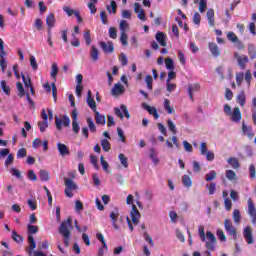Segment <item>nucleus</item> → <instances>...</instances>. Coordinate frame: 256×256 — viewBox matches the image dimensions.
<instances>
[{
  "label": "nucleus",
  "instance_id": "nucleus-1",
  "mask_svg": "<svg viewBox=\"0 0 256 256\" xmlns=\"http://www.w3.org/2000/svg\"><path fill=\"white\" fill-rule=\"evenodd\" d=\"M198 235L202 243H206V249H208L204 251V255L211 256V251H215V247L217 244V238L215 237V234H213V232L211 231H207L205 236V227L199 226Z\"/></svg>",
  "mask_w": 256,
  "mask_h": 256
},
{
  "label": "nucleus",
  "instance_id": "nucleus-2",
  "mask_svg": "<svg viewBox=\"0 0 256 256\" xmlns=\"http://www.w3.org/2000/svg\"><path fill=\"white\" fill-rule=\"evenodd\" d=\"M71 227H73V219L68 217L66 221H63L59 227V233L64 238L65 247H69V243L71 242Z\"/></svg>",
  "mask_w": 256,
  "mask_h": 256
},
{
  "label": "nucleus",
  "instance_id": "nucleus-3",
  "mask_svg": "<svg viewBox=\"0 0 256 256\" xmlns=\"http://www.w3.org/2000/svg\"><path fill=\"white\" fill-rule=\"evenodd\" d=\"M27 233L28 243L30 245L27 252L29 253V256H31V253H33V249L37 248V243L35 242V237H33V235H37V233H39V226L29 224L27 226Z\"/></svg>",
  "mask_w": 256,
  "mask_h": 256
},
{
  "label": "nucleus",
  "instance_id": "nucleus-4",
  "mask_svg": "<svg viewBox=\"0 0 256 256\" xmlns=\"http://www.w3.org/2000/svg\"><path fill=\"white\" fill-rule=\"evenodd\" d=\"M224 229L229 237H232L234 241H237V228L233 226V222L231 221V219L224 220Z\"/></svg>",
  "mask_w": 256,
  "mask_h": 256
},
{
  "label": "nucleus",
  "instance_id": "nucleus-5",
  "mask_svg": "<svg viewBox=\"0 0 256 256\" xmlns=\"http://www.w3.org/2000/svg\"><path fill=\"white\" fill-rule=\"evenodd\" d=\"M5 55H7V52H5V42H3V39L0 38V67L2 73H5V70L7 69V61L5 60Z\"/></svg>",
  "mask_w": 256,
  "mask_h": 256
},
{
  "label": "nucleus",
  "instance_id": "nucleus-6",
  "mask_svg": "<svg viewBox=\"0 0 256 256\" xmlns=\"http://www.w3.org/2000/svg\"><path fill=\"white\" fill-rule=\"evenodd\" d=\"M41 118L43 119L42 122H38V127L40 129L41 133H45L47 127H49V123L47 120L49 119V116H47V111L45 109H42L41 111Z\"/></svg>",
  "mask_w": 256,
  "mask_h": 256
},
{
  "label": "nucleus",
  "instance_id": "nucleus-7",
  "mask_svg": "<svg viewBox=\"0 0 256 256\" xmlns=\"http://www.w3.org/2000/svg\"><path fill=\"white\" fill-rule=\"evenodd\" d=\"M55 125H56V129L58 131H61V129H63V125L64 127H69L71 125V119H69V117L67 116H64L63 119L56 117Z\"/></svg>",
  "mask_w": 256,
  "mask_h": 256
},
{
  "label": "nucleus",
  "instance_id": "nucleus-8",
  "mask_svg": "<svg viewBox=\"0 0 256 256\" xmlns=\"http://www.w3.org/2000/svg\"><path fill=\"white\" fill-rule=\"evenodd\" d=\"M130 217L132 219L133 225H139V220L141 219V212H139V209H137V206L135 204L132 205Z\"/></svg>",
  "mask_w": 256,
  "mask_h": 256
},
{
  "label": "nucleus",
  "instance_id": "nucleus-9",
  "mask_svg": "<svg viewBox=\"0 0 256 256\" xmlns=\"http://www.w3.org/2000/svg\"><path fill=\"white\" fill-rule=\"evenodd\" d=\"M99 45H100L102 51H104V53H106V54L115 52V45L113 44L112 41H109L108 43L104 42V41H101L99 43Z\"/></svg>",
  "mask_w": 256,
  "mask_h": 256
},
{
  "label": "nucleus",
  "instance_id": "nucleus-10",
  "mask_svg": "<svg viewBox=\"0 0 256 256\" xmlns=\"http://www.w3.org/2000/svg\"><path fill=\"white\" fill-rule=\"evenodd\" d=\"M235 59H237V63L240 69H245L247 67V63H249V57L247 55H239L238 53L234 54Z\"/></svg>",
  "mask_w": 256,
  "mask_h": 256
},
{
  "label": "nucleus",
  "instance_id": "nucleus-11",
  "mask_svg": "<svg viewBox=\"0 0 256 256\" xmlns=\"http://www.w3.org/2000/svg\"><path fill=\"white\" fill-rule=\"evenodd\" d=\"M229 117L231 121H233V123H240L241 119H243V115L241 114V109H239V107H235Z\"/></svg>",
  "mask_w": 256,
  "mask_h": 256
},
{
  "label": "nucleus",
  "instance_id": "nucleus-12",
  "mask_svg": "<svg viewBox=\"0 0 256 256\" xmlns=\"http://www.w3.org/2000/svg\"><path fill=\"white\" fill-rule=\"evenodd\" d=\"M243 235L248 245H253V243H255V240H253V230L251 229V226L245 227Z\"/></svg>",
  "mask_w": 256,
  "mask_h": 256
},
{
  "label": "nucleus",
  "instance_id": "nucleus-13",
  "mask_svg": "<svg viewBox=\"0 0 256 256\" xmlns=\"http://www.w3.org/2000/svg\"><path fill=\"white\" fill-rule=\"evenodd\" d=\"M199 91H201V85L199 83L188 85V95L191 101H195L193 98V93H197Z\"/></svg>",
  "mask_w": 256,
  "mask_h": 256
},
{
  "label": "nucleus",
  "instance_id": "nucleus-14",
  "mask_svg": "<svg viewBox=\"0 0 256 256\" xmlns=\"http://www.w3.org/2000/svg\"><path fill=\"white\" fill-rule=\"evenodd\" d=\"M124 92H125V86H123V84L121 83H118V84H114L111 90V95H113L114 97H117L118 95H123Z\"/></svg>",
  "mask_w": 256,
  "mask_h": 256
},
{
  "label": "nucleus",
  "instance_id": "nucleus-15",
  "mask_svg": "<svg viewBox=\"0 0 256 256\" xmlns=\"http://www.w3.org/2000/svg\"><path fill=\"white\" fill-rule=\"evenodd\" d=\"M43 87L46 89L47 93H51L52 87V97L55 102H57V85L53 82L51 85L49 83L43 84Z\"/></svg>",
  "mask_w": 256,
  "mask_h": 256
},
{
  "label": "nucleus",
  "instance_id": "nucleus-16",
  "mask_svg": "<svg viewBox=\"0 0 256 256\" xmlns=\"http://www.w3.org/2000/svg\"><path fill=\"white\" fill-rule=\"evenodd\" d=\"M156 41L161 45V47H167V34L163 32H157L155 35Z\"/></svg>",
  "mask_w": 256,
  "mask_h": 256
},
{
  "label": "nucleus",
  "instance_id": "nucleus-17",
  "mask_svg": "<svg viewBox=\"0 0 256 256\" xmlns=\"http://www.w3.org/2000/svg\"><path fill=\"white\" fill-rule=\"evenodd\" d=\"M142 108H144L146 111H148L149 115H152L154 119L159 118V112H157V108L153 106H149L147 103H142Z\"/></svg>",
  "mask_w": 256,
  "mask_h": 256
},
{
  "label": "nucleus",
  "instance_id": "nucleus-18",
  "mask_svg": "<svg viewBox=\"0 0 256 256\" xmlns=\"http://www.w3.org/2000/svg\"><path fill=\"white\" fill-rule=\"evenodd\" d=\"M58 152L61 157H67V155H71V151L69 150V147L63 143H57Z\"/></svg>",
  "mask_w": 256,
  "mask_h": 256
},
{
  "label": "nucleus",
  "instance_id": "nucleus-19",
  "mask_svg": "<svg viewBox=\"0 0 256 256\" xmlns=\"http://www.w3.org/2000/svg\"><path fill=\"white\" fill-rule=\"evenodd\" d=\"M87 105L90 107V109H92V111H97V103L92 96L91 90H89L87 93Z\"/></svg>",
  "mask_w": 256,
  "mask_h": 256
},
{
  "label": "nucleus",
  "instance_id": "nucleus-20",
  "mask_svg": "<svg viewBox=\"0 0 256 256\" xmlns=\"http://www.w3.org/2000/svg\"><path fill=\"white\" fill-rule=\"evenodd\" d=\"M90 59L93 63H97V61H99V48H97V46H91Z\"/></svg>",
  "mask_w": 256,
  "mask_h": 256
},
{
  "label": "nucleus",
  "instance_id": "nucleus-21",
  "mask_svg": "<svg viewBox=\"0 0 256 256\" xmlns=\"http://www.w3.org/2000/svg\"><path fill=\"white\" fill-rule=\"evenodd\" d=\"M94 119L97 125H105L107 123L105 115L99 113V111H94Z\"/></svg>",
  "mask_w": 256,
  "mask_h": 256
},
{
  "label": "nucleus",
  "instance_id": "nucleus-22",
  "mask_svg": "<svg viewBox=\"0 0 256 256\" xmlns=\"http://www.w3.org/2000/svg\"><path fill=\"white\" fill-rule=\"evenodd\" d=\"M242 132L244 135L248 136V139H253L255 137V133L253 132V128L251 126H247L245 122L242 124Z\"/></svg>",
  "mask_w": 256,
  "mask_h": 256
},
{
  "label": "nucleus",
  "instance_id": "nucleus-23",
  "mask_svg": "<svg viewBox=\"0 0 256 256\" xmlns=\"http://www.w3.org/2000/svg\"><path fill=\"white\" fill-rule=\"evenodd\" d=\"M208 47L213 57H219V55H221V52L219 51V46H217V43L209 42Z\"/></svg>",
  "mask_w": 256,
  "mask_h": 256
},
{
  "label": "nucleus",
  "instance_id": "nucleus-24",
  "mask_svg": "<svg viewBox=\"0 0 256 256\" xmlns=\"http://www.w3.org/2000/svg\"><path fill=\"white\" fill-rule=\"evenodd\" d=\"M110 219L112 221V226L115 230L119 229V226L117 225V219H119V210L116 209L115 211H112L110 213Z\"/></svg>",
  "mask_w": 256,
  "mask_h": 256
},
{
  "label": "nucleus",
  "instance_id": "nucleus-25",
  "mask_svg": "<svg viewBox=\"0 0 256 256\" xmlns=\"http://www.w3.org/2000/svg\"><path fill=\"white\" fill-rule=\"evenodd\" d=\"M248 215L250 217H254L256 216V207H255V203L253 202L252 198H248Z\"/></svg>",
  "mask_w": 256,
  "mask_h": 256
},
{
  "label": "nucleus",
  "instance_id": "nucleus-26",
  "mask_svg": "<svg viewBox=\"0 0 256 256\" xmlns=\"http://www.w3.org/2000/svg\"><path fill=\"white\" fill-rule=\"evenodd\" d=\"M206 17L208 19L210 27H215V11L213 9H209L206 12Z\"/></svg>",
  "mask_w": 256,
  "mask_h": 256
},
{
  "label": "nucleus",
  "instance_id": "nucleus-27",
  "mask_svg": "<svg viewBox=\"0 0 256 256\" xmlns=\"http://www.w3.org/2000/svg\"><path fill=\"white\" fill-rule=\"evenodd\" d=\"M237 103L240 107H245V103L247 102V97L245 96V91H241L236 98Z\"/></svg>",
  "mask_w": 256,
  "mask_h": 256
},
{
  "label": "nucleus",
  "instance_id": "nucleus-28",
  "mask_svg": "<svg viewBox=\"0 0 256 256\" xmlns=\"http://www.w3.org/2000/svg\"><path fill=\"white\" fill-rule=\"evenodd\" d=\"M227 163H229L232 169H239L241 167V164L239 163V159L235 157L228 158Z\"/></svg>",
  "mask_w": 256,
  "mask_h": 256
},
{
  "label": "nucleus",
  "instance_id": "nucleus-29",
  "mask_svg": "<svg viewBox=\"0 0 256 256\" xmlns=\"http://www.w3.org/2000/svg\"><path fill=\"white\" fill-rule=\"evenodd\" d=\"M106 10L110 15H115L117 13V2L115 0L110 1V5L106 7Z\"/></svg>",
  "mask_w": 256,
  "mask_h": 256
},
{
  "label": "nucleus",
  "instance_id": "nucleus-30",
  "mask_svg": "<svg viewBox=\"0 0 256 256\" xmlns=\"http://www.w3.org/2000/svg\"><path fill=\"white\" fill-rule=\"evenodd\" d=\"M232 219L236 225H239V223H241V211L239 209H234Z\"/></svg>",
  "mask_w": 256,
  "mask_h": 256
},
{
  "label": "nucleus",
  "instance_id": "nucleus-31",
  "mask_svg": "<svg viewBox=\"0 0 256 256\" xmlns=\"http://www.w3.org/2000/svg\"><path fill=\"white\" fill-rule=\"evenodd\" d=\"M46 25L49 29H52V27H55V14H50L47 16Z\"/></svg>",
  "mask_w": 256,
  "mask_h": 256
},
{
  "label": "nucleus",
  "instance_id": "nucleus-32",
  "mask_svg": "<svg viewBox=\"0 0 256 256\" xmlns=\"http://www.w3.org/2000/svg\"><path fill=\"white\" fill-rule=\"evenodd\" d=\"M64 185L67 189H77V184H75V182L69 178H64Z\"/></svg>",
  "mask_w": 256,
  "mask_h": 256
},
{
  "label": "nucleus",
  "instance_id": "nucleus-33",
  "mask_svg": "<svg viewBox=\"0 0 256 256\" xmlns=\"http://www.w3.org/2000/svg\"><path fill=\"white\" fill-rule=\"evenodd\" d=\"M87 121V125H88V128L90 130L91 133H97V126H95V122H93V118L91 117H88L86 119Z\"/></svg>",
  "mask_w": 256,
  "mask_h": 256
},
{
  "label": "nucleus",
  "instance_id": "nucleus-34",
  "mask_svg": "<svg viewBox=\"0 0 256 256\" xmlns=\"http://www.w3.org/2000/svg\"><path fill=\"white\" fill-rule=\"evenodd\" d=\"M118 159H119L121 165H123V167L125 169H127L129 167V160H128V158L125 157V154H123V153L119 154Z\"/></svg>",
  "mask_w": 256,
  "mask_h": 256
},
{
  "label": "nucleus",
  "instance_id": "nucleus-35",
  "mask_svg": "<svg viewBox=\"0 0 256 256\" xmlns=\"http://www.w3.org/2000/svg\"><path fill=\"white\" fill-rule=\"evenodd\" d=\"M167 127L173 135H177V127L175 126V123L173 122V120L171 119L167 120Z\"/></svg>",
  "mask_w": 256,
  "mask_h": 256
},
{
  "label": "nucleus",
  "instance_id": "nucleus-36",
  "mask_svg": "<svg viewBox=\"0 0 256 256\" xmlns=\"http://www.w3.org/2000/svg\"><path fill=\"white\" fill-rule=\"evenodd\" d=\"M226 178L228 179V181H236L237 180V173H235V171L233 170H226Z\"/></svg>",
  "mask_w": 256,
  "mask_h": 256
},
{
  "label": "nucleus",
  "instance_id": "nucleus-37",
  "mask_svg": "<svg viewBox=\"0 0 256 256\" xmlns=\"http://www.w3.org/2000/svg\"><path fill=\"white\" fill-rule=\"evenodd\" d=\"M248 55H249L250 59H256L255 45H253V44L248 45Z\"/></svg>",
  "mask_w": 256,
  "mask_h": 256
},
{
  "label": "nucleus",
  "instance_id": "nucleus-38",
  "mask_svg": "<svg viewBox=\"0 0 256 256\" xmlns=\"http://www.w3.org/2000/svg\"><path fill=\"white\" fill-rule=\"evenodd\" d=\"M58 73H59V66L57 65V63H53L52 70L50 72V77H52V79H56Z\"/></svg>",
  "mask_w": 256,
  "mask_h": 256
},
{
  "label": "nucleus",
  "instance_id": "nucleus-39",
  "mask_svg": "<svg viewBox=\"0 0 256 256\" xmlns=\"http://www.w3.org/2000/svg\"><path fill=\"white\" fill-rule=\"evenodd\" d=\"M206 189H208L209 195H215V191L217 190V184H215V182L206 184Z\"/></svg>",
  "mask_w": 256,
  "mask_h": 256
},
{
  "label": "nucleus",
  "instance_id": "nucleus-40",
  "mask_svg": "<svg viewBox=\"0 0 256 256\" xmlns=\"http://www.w3.org/2000/svg\"><path fill=\"white\" fill-rule=\"evenodd\" d=\"M164 109L169 115L173 114V107H171V101H169V99L164 100Z\"/></svg>",
  "mask_w": 256,
  "mask_h": 256
},
{
  "label": "nucleus",
  "instance_id": "nucleus-41",
  "mask_svg": "<svg viewBox=\"0 0 256 256\" xmlns=\"http://www.w3.org/2000/svg\"><path fill=\"white\" fill-rule=\"evenodd\" d=\"M182 183L184 185V187H191V185H193V182L191 181V177H189V175H184L182 177Z\"/></svg>",
  "mask_w": 256,
  "mask_h": 256
},
{
  "label": "nucleus",
  "instance_id": "nucleus-42",
  "mask_svg": "<svg viewBox=\"0 0 256 256\" xmlns=\"http://www.w3.org/2000/svg\"><path fill=\"white\" fill-rule=\"evenodd\" d=\"M215 179H217V172H215V170H212L206 174L207 182L215 181Z\"/></svg>",
  "mask_w": 256,
  "mask_h": 256
},
{
  "label": "nucleus",
  "instance_id": "nucleus-43",
  "mask_svg": "<svg viewBox=\"0 0 256 256\" xmlns=\"http://www.w3.org/2000/svg\"><path fill=\"white\" fill-rule=\"evenodd\" d=\"M0 85H1L2 90L4 91V93H5L6 95H10V94H11V88L7 85V81L2 80V81L0 82Z\"/></svg>",
  "mask_w": 256,
  "mask_h": 256
},
{
  "label": "nucleus",
  "instance_id": "nucleus-44",
  "mask_svg": "<svg viewBox=\"0 0 256 256\" xmlns=\"http://www.w3.org/2000/svg\"><path fill=\"white\" fill-rule=\"evenodd\" d=\"M40 175V181H49L50 179V175L49 172H47L46 170H40L39 172Z\"/></svg>",
  "mask_w": 256,
  "mask_h": 256
},
{
  "label": "nucleus",
  "instance_id": "nucleus-45",
  "mask_svg": "<svg viewBox=\"0 0 256 256\" xmlns=\"http://www.w3.org/2000/svg\"><path fill=\"white\" fill-rule=\"evenodd\" d=\"M16 87L18 89V97H25V88H23V83L17 82Z\"/></svg>",
  "mask_w": 256,
  "mask_h": 256
},
{
  "label": "nucleus",
  "instance_id": "nucleus-46",
  "mask_svg": "<svg viewBox=\"0 0 256 256\" xmlns=\"http://www.w3.org/2000/svg\"><path fill=\"white\" fill-rule=\"evenodd\" d=\"M165 65H166V69H168L169 71H173V69H175V64L173 62V59L171 58L165 59Z\"/></svg>",
  "mask_w": 256,
  "mask_h": 256
},
{
  "label": "nucleus",
  "instance_id": "nucleus-47",
  "mask_svg": "<svg viewBox=\"0 0 256 256\" xmlns=\"http://www.w3.org/2000/svg\"><path fill=\"white\" fill-rule=\"evenodd\" d=\"M150 159L153 161L154 165H158L159 163V157H157V154L155 153V149H150Z\"/></svg>",
  "mask_w": 256,
  "mask_h": 256
},
{
  "label": "nucleus",
  "instance_id": "nucleus-48",
  "mask_svg": "<svg viewBox=\"0 0 256 256\" xmlns=\"http://www.w3.org/2000/svg\"><path fill=\"white\" fill-rule=\"evenodd\" d=\"M102 149L105 152L111 151V143L107 139L101 141Z\"/></svg>",
  "mask_w": 256,
  "mask_h": 256
},
{
  "label": "nucleus",
  "instance_id": "nucleus-49",
  "mask_svg": "<svg viewBox=\"0 0 256 256\" xmlns=\"http://www.w3.org/2000/svg\"><path fill=\"white\" fill-rule=\"evenodd\" d=\"M12 239L16 243H21L23 242V237L17 233V231L12 230Z\"/></svg>",
  "mask_w": 256,
  "mask_h": 256
},
{
  "label": "nucleus",
  "instance_id": "nucleus-50",
  "mask_svg": "<svg viewBox=\"0 0 256 256\" xmlns=\"http://www.w3.org/2000/svg\"><path fill=\"white\" fill-rule=\"evenodd\" d=\"M227 39L228 41H231V43H237L239 41V38L234 32H228Z\"/></svg>",
  "mask_w": 256,
  "mask_h": 256
},
{
  "label": "nucleus",
  "instance_id": "nucleus-51",
  "mask_svg": "<svg viewBox=\"0 0 256 256\" xmlns=\"http://www.w3.org/2000/svg\"><path fill=\"white\" fill-rule=\"evenodd\" d=\"M100 163L106 173H109V163L105 160V157L100 156Z\"/></svg>",
  "mask_w": 256,
  "mask_h": 256
},
{
  "label": "nucleus",
  "instance_id": "nucleus-52",
  "mask_svg": "<svg viewBox=\"0 0 256 256\" xmlns=\"http://www.w3.org/2000/svg\"><path fill=\"white\" fill-rule=\"evenodd\" d=\"M216 235H217L218 239L220 241H222L223 243H225V241H227V237L225 236V232H223V230L218 229L216 232Z\"/></svg>",
  "mask_w": 256,
  "mask_h": 256
},
{
  "label": "nucleus",
  "instance_id": "nucleus-53",
  "mask_svg": "<svg viewBox=\"0 0 256 256\" xmlns=\"http://www.w3.org/2000/svg\"><path fill=\"white\" fill-rule=\"evenodd\" d=\"M146 85L149 91H153V77L151 75L146 76Z\"/></svg>",
  "mask_w": 256,
  "mask_h": 256
},
{
  "label": "nucleus",
  "instance_id": "nucleus-54",
  "mask_svg": "<svg viewBox=\"0 0 256 256\" xmlns=\"http://www.w3.org/2000/svg\"><path fill=\"white\" fill-rule=\"evenodd\" d=\"M17 159H24V157H27V149L20 148L16 154Z\"/></svg>",
  "mask_w": 256,
  "mask_h": 256
},
{
  "label": "nucleus",
  "instance_id": "nucleus-55",
  "mask_svg": "<svg viewBox=\"0 0 256 256\" xmlns=\"http://www.w3.org/2000/svg\"><path fill=\"white\" fill-rule=\"evenodd\" d=\"M224 207H225L226 211H231V209L233 207V202L231 201V199H229V198L224 199Z\"/></svg>",
  "mask_w": 256,
  "mask_h": 256
},
{
  "label": "nucleus",
  "instance_id": "nucleus-56",
  "mask_svg": "<svg viewBox=\"0 0 256 256\" xmlns=\"http://www.w3.org/2000/svg\"><path fill=\"white\" fill-rule=\"evenodd\" d=\"M84 39L86 41V45H91V30H85Z\"/></svg>",
  "mask_w": 256,
  "mask_h": 256
},
{
  "label": "nucleus",
  "instance_id": "nucleus-57",
  "mask_svg": "<svg viewBox=\"0 0 256 256\" xmlns=\"http://www.w3.org/2000/svg\"><path fill=\"white\" fill-rule=\"evenodd\" d=\"M198 9L201 13H205V9H207V0H200Z\"/></svg>",
  "mask_w": 256,
  "mask_h": 256
},
{
  "label": "nucleus",
  "instance_id": "nucleus-58",
  "mask_svg": "<svg viewBox=\"0 0 256 256\" xmlns=\"http://www.w3.org/2000/svg\"><path fill=\"white\" fill-rule=\"evenodd\" d=\"M129 28V23L125 20L120 21V33H126V29Z\"/></svg>",
  "mask_w": 256,
  "mask_h": 256
},
{
  "label": "nucleus",
  "instance_id": "nucleus-59",
  "mask_svg": "<svg viewBox=\"0 0 256 256\" xmlns=\"http://www.w3.org/2000/svg\"><path fill=\"white\" fill-rule=\"evenodd\" d=\"M127 39H128L127 32H121L120 41L124 47H127Z\"/></svg>",
  "mask_w": 256,
  "mask_h": 256
},
{
  "label": "nucleus",
  "instance_id": "nucleus-60",
  "mask_svg": "<svg viewBox=\"0 0 256 256\" xmlns=\"http://www.w3.org/2000/svg\"><path fill=\"white\" fill-rule=\"evenodd\" d=\"M62 9H63V12L68 15V17H71V16L75 15L76 11L71 9V7H69V6H64Z\"/></svg>",
  "mask_w": 256,
  "mask_h": 256
},
{
  "label": "nucleus",
  "instance_id": "nucleus-61",
  "mask_svg": "<svg viewBox=\"0 0 256 256\" xmlns=\"http://www.w3.org/2000/svg\"><path fill=\"white\" fill-rule=\"evenodd\" d=\"M34 27L37 31H41L43 29V21L40 18H37L35 20Z\"/></svg>",
  "mask_w": 256,
  "mask_h": 256
},
{
  "label": "nucleus",
  "instance_id": "nucleus-62",
  "mask_svg": "<svg viewBox=\"0 0 256 256\" xmlns=\"http://www.w3.org/2000/svg\"><path fill=\"white\" fill-rule=\"evenodd\" d=\"M100 19L103 25H107L109 21L107 20V12L101 11L100 12Z\"/></svg>",
  "mask_w": 256,
  "mask_h": 256
},
{
  "label": "nucleus",
  "instance_id": "nucleus-63",
  "mask_svg": "<svg viewBox=\"0 0 256 256\" xmlns=\"http://www.w3.org/2000/svg\"><path fill=\"white\" fill-rule=\"evenodd\" d=\"M119 61L121 63V65L123 67H125V65H127L128 63V60H127V56L125 55V53H121L120 56H119Z\"/></svg>",
  "mask_w": 256,
  "mask_h": 256
},
{
  "label": "nucleus",
  "instance_id": "nucleus-64",
  "mask_svg": "<svg viewBox=\"0 0 256 256\" xmlns=\"http://www.w3.org/2000/svg\"><path fill=\"white\" fill-rule=\"evenodd\" d=\"M28 179L30 181H37V174H35L34 170H29L28 171Z\"/></svg>",
  "mask_w": 256,
  "mask_h": 256
}]
</instances>
